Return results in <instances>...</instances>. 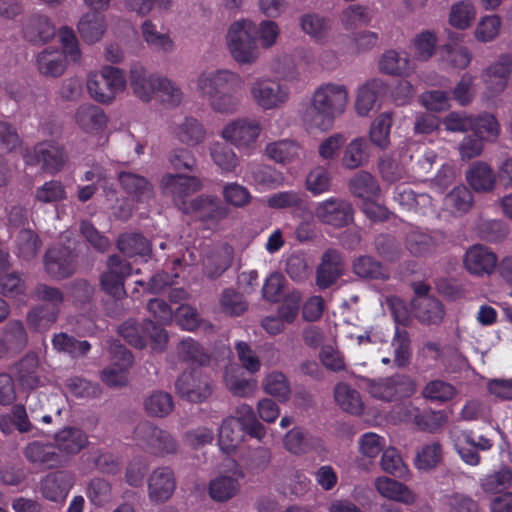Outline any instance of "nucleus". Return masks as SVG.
Masks as SVG:
<instances>
[{
    "label": "nucleus",
    "instance_id": "obj_1",
    "mask_svg": "<svg viewBox=\"0 0 512 512\" xmlns=\"http://www.w3.org/2000/svg\"><path fill=\"white\" fill-rule=\"evenodd\" d=\"M269 70L274 77H256L249 86L252 102L263 111L284 107L300 83V72L286 53L276 54L269 62Z\"/></svg>",
    "mask_w": 512,
    "mask_h": 512
},
{
    "label": "nucleus",
    "instance_id": "obj_2",
    "mask_svg": "<svg viewBox=\"0 0 512 512\" xmlns=\"http://www.w3.org/2000/svg\"><path fill=\"white\" fill-rule=\"evenodd\" d=\"M194 89L211 111L231 116L241 106L239 93L243 90L244 79L240 73L229 68H206L192 80Z\"/></svg>",
    "mask_w": 512,
    "mask_h": 512
},
{
    "label": "nucleus",
    "instance_id": "obj_3",
    "mask_svg": "<svg viewBox=\"0 0 512 512\" xmlns=\"http://www.w3.org/2000/svg\"><path fill=\"white\" fill-rule=\"evenodd\" d=\"M348 102L349 92L345 85L323 83L313 91L309 104L301 112V121L308 129L328 131L334 120L345 112Z\"/></svg>",
    "mask_w": 512,
    "mask_h": 512
},
{
    "label": "nucleus",
    "instance_id": "obj_4",
    "mask_svg": "<svg viewBox=\"0 0 512 512\" xmlns=\"http://www.w3.org/2000/svg\"><path fill=\"white\" fill-rule=\"evenodd\" d=\"M60 48L49 46L36 57L39 73L45 77L62 76L70 63H79L82 53L75 33L69 27H62L58 32Z\"/></svg>",
    "mask_w": 512,
    "mask_h": 512
},
{
    "label": "nucleus",
    "instance_id": "obj_5",
    "mask_svg": "<svg viewBox=\"0 0 512 512\" xmlns=\"http://www.w3.org/2000/svg\"><path fill=\"white\" fill-rule=\"evenodd\" d=\"M256 26L248 19L231 23L225 35L226 47L239 65H252L260 55L256 41Z\"/></svg>",
    "mask_w": 512,
    "mask_h": 512
},
{
    "label": "nucleus",
    "instance_id": "obj_6",
    "mask_svg": "<svg viewBox=\"0 0 512 512\" xmlns=\"http://www.w3.org/2000/svg\"><path fill=\"white\" fill-rule=\"evenodd\" d=\"M366 389L375 399L392 402L412 397L417 391L416 381L407 374H395L377 380H367Z\"/></svg>",
    "mask_w": 512,
    "mask_h": 512
},
{
    "label": "nucleus",
    "instance_id": "obj_7",
    "mask_svg": "<svg viewBox=\"0 0 512 512\" xmlns=\"http://www.w3.org/2000/svg\"><path fill=\"white\" fill-rule=\"evenodd\" d=\"M126 87L124 73L115 67L105 66L99 72H92L87 79L90 96L101 103H110Z\"/></svg>",
    "mask_w": 512,
    "mask_h": 512
},
{
    "label": "nucleus",
    "instance_id": "obj_8",
    "mask_svg": "<svg viewBox=\"0 0 512 512\" xmlns=\"http://www.w3.org/2000/svg\"><path fill=\"white\" fill-rule=\"evenodd\" d=\"M262 131L259 120L252 117H238L228 121L222 128L220 136L240 151L252 152L256 148Z\"/></svg>",
    "mask_w": 512,
    "mask_h": 512
},
{
    "label": "nucleus",
    "instance_id": "obj_9",
    "mask_svg": "<svg viewBox=\"0 0 512 512\" xmlns=\"http://www.w3.org/2000/svg\"><path fill=\"white\" fill-rule=\"evenodd\" d=\"M202 187L203 183L197 176L178 173H166L159 182L161 194L170 198L183 213L185 207L189 206L188 198Z\"/></svg>",
    "mask_w": 512,
    "mask_h": 512
},
{
    "label": "nucleus",
    "instance_id": "obj_10",
    "mask_svg": "<svg viewBox=\"0 0 512 512\" xmlns=\"http://www.w3.org/2000/svg\"><path fill=\"white\" fill-rule=\"evenodd\" d=\"M134 440L141 449L157 456L175 454L178 450L177 441L168 431L148 422L137 425Z\"/></svg>",
    "mask_w": 512,
    "mask_h": 512
},
{
    "label": "nucleus",
    "instance_id": "obj_11",
    "mask_svg": "<svg viewBox=\"0 0 512 512\" xmlns=\"http://www.w3.org/2000/svg\"><path fill=\"white\" fill-rule=\"evenodd\" d=\"M23 158L27 165L40 164L43 171L52 175L61 171L67 161L63 146L55 141L38 143L32 152L26 151Z\"/></svg>",
    "mask_w": 512,
    "mask_h": 512
},
{
    "label": "nucleus",
    "instance_id": "obj_12",
    "mask_svg": "<svg viewBox=\"0 0 512 512\" xmlns=\"http://www.w3.org/2000/svg\"><path fill=\"white\" fill-rule=\"evenodd\" d=\"M177 394L189 402L200 403L213 392L212 380L201 370L183 372L175 383Z\"/></svg>",
    "mask_w": 512,
    "mask_h": 512
},
{
    "label": "nucleus",
    "instance_id": "obj_13",
    "mask_svg": "<svg viewBox=\"0 0 512 512\" xmlns=\"http://www.w3.org/2000/svg\"><path fill=\"white\" fill-rule=\"evenodd\" d=\"M351 203L340 197H329L318 202L314 208V216L319 222L334 228H343L353 221Z\"/></svg>",
    "mask_w": 512,
    "mask_h": 512
},
{
    "label": "nucleus",
    "instance_id": "obj_14",
    "mask_svg": "<svg viewBox=\"0 0 512 512\" xmlns=\"http://www.w3.org/2000/svg\"><path fill=\"white\" fill-rule=\"evenodd\" d=\"M512 74V55L503 54L491 63L481 74L488 97L498 96L505 91Z\"/></svg>",
    "mask_w": 512,
    "mask_h": 512
},
{
    "label": "nucleus",
    "instance_id": "obj_15",
    "mask_svg": "<svg viewBox=\"0 0 512 512\" xmlns=\"http://www.w3.org/2000/svg\"><path fill=\"white\" fill-rule=\"evenodd\" d=\"M113 364L103 370L102 381L111 387L123 386L127 382L126 372L132 366L133 356L124 346L114 342L110 346Z\"/></svg>",
    "mask_w": 512,
    "mask_h": 512
},
{
    "label": "nucleus",
    "instance_id": "obj_16",
    "mask_svg": "<svg viewBox=\"0 0 512 512\" xmlns=\"http://www.w3.org/2000/svg\"><path fill=\"white\" fill-rule=\"evenodd\" d=\"M131 274L129 263L118 256H110L107 260V269L101 276L102 289L115 298L125 296L124 279Z\"/></svg>",
    "mask_w": 512,
    "mask_h": 512
},
{
    "label": "nucleus",
    "instance_id": "obj_17",
    "mask_svg": "<svg viewBox=\"0 0 512 512\" xmlns=\"http://www.w3.org/2000/svg\"><path fill=\"white\" fill-rule=\"evenodd\" d=\"M463 263L470 274L489 276L495 271L498 265V258L488 247L475 244L466 250Z\"/></svg>",
    "mask_w": 512,
    "mask_h": 512
},
{
    "label": "nucleus",
    "instance_id": "obj_18",
    "mask_svg": "<svg viewBox=\"0 0 512 512\" xmlns=\"http://www.w3.org/2000/svg\"><path fill=\"white\" fill-rule=\"evenodd\" d=\"M184 213L194 214L204 221L218 222L227 217L228 208L217 197L201 195L190 201Z\"/></svg>",
    "mask_w": 512,
    "mask_h": 512
},
{
    "label": "nucleus",
    "instance_id": "obj_19",
    "mask_svg": "<svg viewBox=\"0 0 512 512\" xmlns=\"http://www.w3.org/2000/svg\"><path fill=\"white\" fill-rule=\"evenodd\" d=\"M465 178L476 193H490L497 185V175L487 162L475 161L468 167Z\"/></svg>",
    "mask_w": 512,
    "mask_h": 512
},
{
    "label": "nucleus",
    "instance_id": "obj_20",
    "mask_svg": "<svg viewBox=\"0 0 512 512\" xmlns=\"http://www.w3.org/2000/svg\"><path fill=\"white\" fill-rule=\"evenodd\" d=\"M176 481L173 471L168 467L155 469L148 479V496L153 502L167 501L174 493Z\"/></svg>",
    "mask_w": 512,
    "mask_h": 512
},
{
    "label": "nucleus",
    "instance_id": "obj_21",
    "mask_svg": "<svg viewBox=\"0 0 512 512\" xmlns=\"http://www.w3.org/2000/svg\"><path fill=\"white\" fill-rule=\"evenodd\" d=\"M161 76L136 65L130 71V84L134 94L142 101H150L158 91Z\"/></svg>",
    "mask_w": 512,
    "mask_h": 512
},
{
    "label": "nucleus",
    "instance_id": "obj_22",
    "mask_svg": "<svg viewBox=\"0 0 512 512\" xmlns=\"http://www.w3.org/2000/svg\"><path fill=\"white\" fill-rule=\"evenodd\" d=\"M386 93V84L381 79H371L360 86L355 100V111L359 116H368L376 106L378 98Z\"/></svg>",
    "mask_w": 512,
    "mask_h": 512
},
{
    "label": "nucleus",
    "instance_id": "obj_23",
    "mask_svg": "<svg viewBox=\"0 0 512 512\" xmlns=\"http://www.w3.org/2000/svg\"><path fill=\"white\" fill-rule=\"evenodd\" d=\"M243 473L236 468L229 475H219L209 483V496L217 502H225L236 496L240 490V479Z\"/></svg>",
    "mask_w": 512,
    "mask_h": 512
},
{
    "label": "nucleus",
    "instance_id": "obj_24",
    "mask_svg": "<svg viewBox=\"0 0 512 512\" xmlns=\"http://www.w3.org/2000/svg\"><path fill=\"white\" fill-rule=\"evenodd\" d=\"M45 268L53 278L62 279L74 271L73 256L66 247L51 248L45 255Z\"/></svg>",
    "mask_w": 512,
    "mask_h": 512
},
{
    "label": "nucleus",
    "instance_id": "obj_25",
    "mask_svg": "<svg viewBox=\"0 0 512 512\" xmlns=\"http://www.w3.org/2000/svg\"><path fill=\"white\" fill-rule=\"evenodd\" d=\"M74 485V477L66 471L47 475L41 485L43 496L51 501L64 500Z\"/></svg>",
    "mask_w": 512,
    "mask_h": 512
},
{
    "label": "nucleus",
    "instance_id": "obj_26",
    "mask_svg": "<svg viewBox=\"0 0 512 512\" xmlns=\"http://www.w3.org/2000/svg\"><path fill=\"white\" fill-rule=\"evenodd\" d=\"M75 123L85 133L95 134L102 131L107 124L104 111L93 104H82L75 112Z\"/></svg>",
    "mask_w": 512,
    "mask_h": 512
},
{
    "label": "nucleus",
    "instance_id": "obj_27",
    "mask_svg": "<svg viewBox=\"0 0 512 512\" xmlns=\"http://www.w3.org/2000/svg\"><path fill=\"white\" fill-rule=\"evenodd\" d=\"M232 256V248L226 244L212 247L203 258L204 273L212 279L219 277L230 266Z\"/></svg>",
    "mask_w": 512,
    "mask_h": 512
},
{
    "label": "nucleus",
    "instance_id": "obj_28",
    "mask_svg": "<svg viewBox=\"0 0 512 512\" xmlns=\"http://www.w3.org/2000/svg\"><path fill=\"white\" fill-rule=\"evenodd\" d=\"M343 264L340 254L335 250H328L322 257V262L317 269L316 284L321 289H326L336 282L342 274Z\"/></svg>",
    "mask_w": 512,
    "mask_h": 512
},
{
    "label": "nucleus",
    "instance_id": "obj_29",
    "mask_svg": "<svg viewBox=\"0 0 512 512\" xmlns=\"http://www.w3.org/2000/svg\"><path fill=\"white\" fill-rule=\"evenodd\" d=\"M302 148L292 139H281L265 146V155L275 163L287 165L300 160Z\"/></svg>",
    "mask_w": 512,
    "mask_h": 512
},
{
    "label": "nucleus",
    "instance_id": "obj_30",
    "mask_svg": "<svg viewBox=\"0 0 512 512\" xmlns=\"http://www.w3.org/2000/svg\"><path fill=\"white\" fill-rule=\"evenodd\" d=\"M299 24L302 32L317 43H324L332 28L331 20L317 13L303 14Z\"/></svg>",
    "mask_w": 512,
    "mask_h": 512
},
{
    "label": "nucleus",
    "instance_id": "obj_31",
    "mask_svg": "<svg viewBox=\"0 0 512 512\" xmlns=\"http://www.w3.org/2000/svg\"><path fill=\"white\" fill-rule=\"evenodd\" d=\"M94 10L83 15L78 23V31L82 39L90 44L101 40L106 31V18L99 12Z\"/></svg>",
    "mask_w": 512,
    "mask_h": 512
},
{
    "label": "nucleus",
    "instance_id": "obj_32",
    "mask_svg": "<svg viewBox=\"0 0 512 512\" xmlns=\"http://www.w3.org/2000/svg\"><path fill=\"white\" fill-rule=\"evenodd\" d=\"M416 318L425 324H439L444 318V308L441 302L433 297L420 295L413 300Z\"/></svg>",
    "mask_w": 512,
    "mask_h": 512
},
{
    "label": "nucleus",
    "instance_id": "obj_33",
    "mask_svg": "<svg viewBox=\"0 0 512 512\" xmlns=\"http://www.w3.org/2000/svg\"><path fill=\"white\" fill-rule=\"evenodd\" d=\"M243 180L261 188H274L281 184L279 173L271 166L249 163L245 168Z\"/></svg>",
    "mask_w": 512,
    "mask_h": 512
},
{
    "label": "nucleus",
    "instance_id": "obj_34",
    "mask_svg": "<svg viewBox=\"0 0 512 512\" xmlns=\"http://www.w3.org/2000/svg\"><path fill=\"white\" fill-rule=\"evenodd\" d=\"M377 492L393 501L411 505L416 501V495L404 484L388 477H378L375 480Z\"/></svg>",
    "mask_w": 512,
    "mask_h": 512
},
{
    "label": "nucleus",
    "instance_id": "obj_35",
    "mask_svg": "<svg viewBox=\"0 0 512 512\" xmlns=\"http://www.w3.org/2000/svg\"><path fill=\"white\" fill-rule=\"evenodd\" d=\"M378 67L381 72L396 76L410 75L415 69L407 54L395 50L385 51L379 59Z\"/></svg>",
    "mask_w": 512,
    "mask_h": 512
},
{
    "label": "nucleus",
    "instance_id": "obj_36",
    "mask_svg": "<svg viewBox=\"0 0 512 512\" xmlns=\"http://www.w3.org/2000/svg\"><path fill=\"white\" fill-rule=\"evenodd\" d=\"M369 145L365 138L356 137L344 148L341 164L345 169L354 170L366 165L369 161Z\"/></svg>",
    "mask_w": 512,
    "mask_h": 512
},
{
    "label": "nucleus",
    "instance_id": "obj_37",
    "mask_svg": "<svg viewBox=\"0 0 512 512\" xmlns=\"http://www.w3.org/2000/svg\"><path fill=\"white\" fill-rule=\"evenodd\" d=\"M119 182L123 189L138 202H147L153 197L152 184L140 175L121 172Z\"/></svg>",
    "mask_w": 512,
    "mask_h": 512
},
{
    "label": "nucleus",
    "instance_id": "obj_38",
    "mask_svg": "<svg viewBox=\"0 0 512 512\" xmlns=\"http://www.w3.org/2000/svg\"><path fill=\"white\" fill-rule=\"evenodd\" d=\"M174 135L181 143L194 147L204 142L207 132L199 120L187 117L176 125Z\"/></svg>",
    "mask_w": 512,
    "mask_h": 512
},
{
    "label": "nucleus",
    "instance_id": "obj_39",
    "mask_svg": "<svg viewBox=\"0 0 512 512\" xmlns=\"http://www.w3.org/2000/svg\"><path fill=\"white\" fill-rule=\"evenodd\" d=\"M472 192L464 185L454 187L443 199L446 211L454 216L467 213L473 206Z\"/></svg>",
    "mask_w": 512,
    "mask_h": 512
},
{
    "label": "nucleus",
    "instance_id": "obj_40",
    "mask_svg": "<svg viewBox=\"0 0 512 512\" xmlns=\"http://www.w3.org/2000/svg\"><path fill=\"white\" fill-rule=\"evenodd\" d=\"M224 383L227 389L237 397H250L257 390V382L243 377L236 366L226 367Z\"/></svg>",
    "mask_w": 512,
    "mask_h": 512
},
{
    "label": "nucleus",
    "instance_id": "obj_41",
    "mask_svg": "<svg viewBox=\"0 0 512 512\" xmlns=\"http://www.w3.org/2000/svg\"><path fill=\"white\" fill-rule=\"evenodd\" d=\"M23 34L30 42H46L54 36L55 29L46 16L34 15L26 21Z\"/></svg>",
    "mask_w": 512,
    "mask_h": 512
},
{
    "label": "nucleus",
    "instance_id": "obj_42",
    "mask_svg": "<svg viewBox=\"0 0 512 512\" xmlns=\"http://www.w3.org/2000/svg\"><path fill=\"white\" fill-rule=\"evenodd\" d=\"M264 392L280 402H287L291 395V386L286 375L277 370L270 371L262 381Z\"/></svg>",
    "mask_w": 512,
    "mask_h": 512
},
{
    "label": "nucleus",
    "instance_id": "obj_43",
    "mask_svg": "<svg viewBox=\"0 0 512 512\" xmlns=\"http://www.w3.org/2000/svg\"><path fill=\"white\" fill-rule=\"evenodd\" d=\"M55 442L62 453L73 455L86 446L87 436L78 428H65L56 434Z\"/></svg>",
    "mask_w": 512,
    "mask_h": 512
},
{
    "label": "nucleus",
    "instance_id": "obj_44",
    "mask_svg": "<svg viewBox=\"0 0 512 512\" xmlns=\"http://www.w3.org/2000/svg\"><path fill=\"white\" fill-rule=\"evenodd\" d=\"M348 187L354 196L362 198L364 201L370 200L380 192L377 180L367 171L356 173L349 180Z\"/></svg>",
    "mask_w": 512,
    "mask_h": 512
},
{
    "label": "nucleus",
    "instance_id": "obj_45",
    "mask_svg": "<svg viewBox=\"0 0 512 512\" xmlns=\"http://www.w3.org/2000/svg\"><path fill=\"white\" fill-rule=\"evenodd\" d=\"M243 440V428L234 417H228L220 426L218 443L226 453L234 451Z\"/></svg>",
    "mask_w": 512,
    "mask_h": 512
},
{
    "label": "nucleus",
    "instance_id": "obj_46",
    "mask_svg": "<svg viewBox=\"0 0 512 512\" xmlns=\"http://www.w3.org/2000/svg\"><path fill=\"white\" fill-rule=\"evenodd\" d=\"M334 398L337 404L346 412L360 415L364 410V403L359 392L348 384H337L334 389Z\"/></svg>",
    "mask_w": 512,
    "mask_h": 512
},
{
    "label": "nucleus",
    "instance_id": "obj_47",
    "mask_svg": "<svg viewBox=\"0 0 512 512\" xmlns=\"http://www.w3.org/2000/svg\"><path fill=\"white\" fill-rule=\"evenodd\" d=\"M141 32L144 41L152 50L161 53H170L174 50V42L169 34L159 32L150 20L143 22Z\"/></svg>",
    "mask_w": 512,
    "mask_h": 512
},
{
    "label": "nucleus",
    "instance_id": "obj_48",
    "mask_svg": "<svg viewBox=\"0 0 512 512\" xmlns=\"http://www.w3.org/2000/svg\"><path fill=\"white\" fill-rule=\"evenodd\" d=\"M210 157L213 163L222 173L234 172L239 164L235 151L226 144L215 141L209 147Z\"/></svg>",
    "mask_w": 512,
    "mask_h": 512
},
{
    "label": "nucleus",
    "instance_id": "obj_49",
    "mask_svg": "<svg viewBox=\"0 0 512 512\" xmlns=\"http://www.w3.org/2000/svg\"><path fill=\"white\" fill-rule=\"evenodd\" d=\"M318 442V439L300 428L291 429L283 440L285 449L295 455L308 453L318 445Z\"/></svg>",
    "mask_w": 512,
    "mask_h": 512
},
{
    "label": "nucleus",
    "instance_id": "obj_50",
    "mask_svg": "<svg viewBox=\"0 0 512 512\" xmlns=\"http://www.w3.org/2000/svg\"><path fill=\"white\" fill-rule=\"evenodd\" d=\"M26 458L34 463H40L47 467H55L60 464V456L51 444H43L38 441L30 443L24 450Z\"/></svg>",
    "mask_w": 512,
    "mask_h": 512
},
{
    "label": "nucleus",
    "instance_id": "obj_51",
    "mask_svg": "<svg viewBox=\"0 0 512 512\" xmlns=\"http://www.w3.org/2000/svg\"><path fill=\"white\" fill-rule=\"evenodd\" d=\"M266 203L272 209L294 208L302 211L308 210L304 194L296 190L276 192L267 198Z\"/></svg>",
    "mask_w": 512,
    "mask_h": 512
},
{
    "label": "nucleus",
    "instance_id": "obj_52",
    "mask_svg": "<svg viewBox=\"0 0 512 512\" xmlns=\"http://www.w3.org/2000/svg\"><path fill=\"white\" fill-rule=\"evenodd\" d=\"M176 351L178 359L182 362L205 365L210 360L205 349L192 338L180 341Z\"/></svg>",
    "mask_w": 512,
    "mask_h": 512
},
{
    "label": "nucleus",
    "instance_id": "obj_53",
    "mask_svg": "<svg viewBox=\"0 0 512 512\" xmlns=\"http://www.w3.org/2000/svg\"><path fill=\"white\" fill-rule=\"evenodd\" d=\"M173 408L172 396L164 391H154L144 399V409L152 417H165Z\"/></svg>",
    "mask_w": 512,
    "mask_h": 512
},
{
    "label": "nucleus",
    "instance_id": "obj_54",
    "mask_svg": "<svg viewBox=\"0 0 512 512\" xmlns=\"http://www.w3.org/2000/svg\"><path fill=\"white\" fill-rule=\"evenodd\" d=\"M38 357L35 354L26 355L17 365V378L22 387L36 388L40 383L38 374Z\"/></svg>",
    "mask_w": 512,
    "mask_h": 512
},
{
    "label": "nucleus",
    "instance_id": "obj_55",
    "mask_svg": "<svg viewBox=\"0 0 512 512\" xmlns=\"http://www.w3.org/2000/svg\"><path fill=\"white\" fill-rule=\"evenodd\" d=\"M475 17L474 4L469 0H463L451 6L448 21L454 28L465 30L470 27Z\"/></svg>",
    "mask_w": 512,
    "mask_h": 512
},
{
    "label": "nucleus",
    "instance_id": "obj_56",
    "mask_svg": "<svg viewBox=\"0 0 512 512\" xmlns=\"http://www.w3.org/2000/svg\"><path fill=\"white\" fill-rule=\"evenodd\" d=\"M119 250L129 257L147 256L151 251L149 241L138 233H126L118 239Z\"/></svg>",
    "mask_w": 512,
    "mask_h": 512
},
{
    "label": "nucleus",
    "instance_id": "obj_57",
    "mask_svg": "<svg viewBox=\"0 0 512 512\" xmlns=\"http://www.w3.org/2000/svg\"><path fill=\"white\" fill-rule=\"evenodd\" d=\"M456 395V387L440 379L429 381L422 390L425 399L440 404L451 401Z\"/></svg>",
    "mask_w": 512,
    "mask_h": 512
},
{
    "label": "nucleus",
    "instance_id": "obj_58",
    "mask_svg": "<svg viewBox=\"0 0 512 512\" xmlns=\"http://www.w3.org/2000/svg\"><path fill=\"white\" fill-rule=\"evenodd\" d=\"M392 123V115L388 112H384L378 115L371 124L369 131L370 140L380 149H386L389 146Z\"/></svg>",
    "mask_w": 512,
    "mask_h": 512
},
{
    "label": "nucleus",
    "instance_id": "obj_59",
    "mask_svg": "<svg viewBox=\"0 0 512 512\" xmlns=\"http://www.w3.org/2000/svg\"><path fill=\"white\" fill-rule=\"evenodd\" d=\"M501 28L502 20L498 15H486L479 19L473 34L478 42L488 43L498 37Z\"/></svg>",
    "mask_w": 512,
    "mask_h": 512
},
{
    "label": "nucleus",
    "instance_id": "obj_60",
    "mask_svg": "<svg viewBox=\"0 0 512 512\" xmlns=\"http://www.w3.org/2000/svg\"><path fill=\"white\" fill-rule=\"evenodd\" d=\"M438 43L437 35L425 30L417 34L412 41L414 58L419 61H428L435 53Z\"/></svg>",
    "mask_w": 512,
    "mask_h": 512
},
{
    "label": "nucleus",
    "instance_id": "obj_61",
    "mask_svg": "<svg viewBox=\"0 0 512 512\" xmlns=\"http://www.w3.org/2000/svg\"><path fill=\"white\" fill-rule=\"evenodd\" d=\"M348 49L354 55L370 52L379 42V34L370 30H360L349 36Z\"/></svg>",
    "mask_w": 512,
    "mask_h": 512
},
{
    "label": "nucleus",
    "instance_id": "obj_62",
    "mask_svg": "<svg viewBox=\"0 0 512 512\" xmlns=\"http://www.w3.org/2000/svg\"><path fill=\"white\" fill-rule=\"evenodd\" d=\"M471 129L485 141H495L500 134V124L493 114L483 113L473 118Z\"/></svg>",
    "mask_w": 512,
    "mask_h": 512
},
{
    "label": "nucleus",
    "instance_id": "obj_63",
    "mask_svg": "<svg viewBox=\"0 0 512 512\" xmlns=\"http://www.w3.org/2000/svg\"><path fill=\"white\" fill-rule=\"evenodd\" d=\"M442 459V447L437 442H432L422 446L415 458V466L421 471H430L434 469Z\"/></svg>",
    "mask_w": 512,
    "mask_h": 512
},
{
    "label": "nucleus",
    "instance_id": "obj_64",
    "mask_svg": "<svg viewBox=\"0 0 512 512\" xmlns=\"http://www.w3.org/2000/svg\"><path fill=\"white\" fill-rule=\"evenodd\" d=\"M512 485V472L507 467L487 475L481 480V488L485 493L496 494L507 490Z\"/></svg>",
    "mask_w": 512,
    "mask_h": 512
}]
</instances>
